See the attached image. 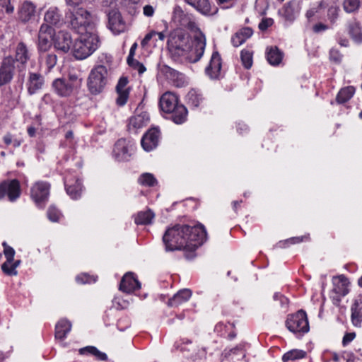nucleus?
I'll list each match as a JSON object with an SVG mask.
<instances>
[{
    "instance_id": "dca6fc26",
    "label": "nucleus",
    "mask_w": 362,
    "mask_h": 362,
    "mask_svg": "<svg viewBox=\"0 0 362 362\" xmlns=\"http://www.w3.org/2000/svg\"><path fill=\"white\" fill-rule=\"evenodd\" d=\"M221 58L217 51L213 52L209 64L205 69L206 74L212 79H218L221 76Z\"/></svg>"
},
{
    "instance_id": "e2e57ef3",
    "label": "nucleus",
    "mask_w": 362,
    "mask_h": 362,
    "mask_svg": "<svg viewBox=\"0 0 362 362\" xmlns=\"http://www.w3.org/2000/svg\"><path fill=\"white\" fill-rule=\"evenodd\" d=\"M318 8H311L307 11L305 17L309 22L312 21L313 17H314L315 14L318 13Z\"/></svg>"
},
{
    "instance_id": "603ef678",
    "label": "nucleus",
    "mask_w": 362,
    "mask_h": 362,
    "mask_svg": "<svg viewBox=\"0 0 362 362\" xmlns=\"http://www.w3.org/2000/svg\"><path fill=\"white\" fill-rule=\"evenodd\" d=\"M66 6H81L83 4H92L95 0H64Z\"/></svg>"
},
{
    "instance_id": "a18cd8bd",
    "label": "nucleus",
    "mask_w": 362,
    "mask_h": 362,
    "mask_svg": "<svg viewBox=\"0 0 362 362\" xmlns=\"http://www.w3.org/2000/svg\"><path fill=\"white\" fill-rule=\"evenodd\" d=\"M340 8L337 5H332L328 8L327 10V18L331 24H334L339 18V13Z\"/></svg>"
},
{
    "instance_id": "f257e3e1",
    "label": "nucleus",
    "mask_w": 362,
    "mask_h": 362,
    "mask_svg": "<svg viewBox=\"0 0 362 362\" xmlns=\"http://www.w3.org/2000/svg\"><path fill=\"white\" fill-rule=\"evenodd\" d=\"M207 239V233L204 225L199 223L193 227L186 224H175L169 227L163 235L165 251L186 250L187 259L194 257V252Z\"/></svg>"
},
{
    "instance_id": "f3484780",
    "label": "nucleus",
    "mask_w": 362,
    "mask_h": 362,
    "mask_svg": "<svg viewBox=\"0 0 362 362\" xmlns=\"http://www.w3.org/2000/svg\"><path fill=\"white\" fill-rule=\"evenodd\" d=\"M173 20L181 27L186 28L191 30H196L197 32L200 31V30L197 27L196 23L192 21L188 15L185 13V12L180 7L175 8L173 13Z\"/></svg>"
},
{
    "instance_id": "6ab92c4d",
    "label": "nucleus",
    "mask_w": 362,
    "mask_h": 362,
    "mask_svg": "<svg viewBox=\"0 0 362 362\" xmlns=\"http://www.w3.org/2000/svg\"><path fill=\"white\" fill-rule=\"evenodd\" d=\"M72 40L68 32L61 31L54 38V48L63 53H66L71 48Z\"/></svg>"
},
{
    "instance_id": "6e6552de",
    "label": "nucleus",
    "mask_w": 362,
    "mask_h": 362,
    "mask_svg": "<svg viewBox=\"0 0 362 362\" xmlns=\"http://www.w3.org/2000/svg\"><path fill=\"white\" fill-rule=\"evenodd\" d=\"M19 69L16 66L12 56L4 57L0 62V87L10 84Z\"/></svg>"
},
{
    "instance_id": "09e8293b",
    "label": "nucleus",
    "mask_w": 362,
    "mask_h": 362,
    "mask_svg": "<svg viewBox=\"0 0 362 362\" xmlns=\"http://www.w3.org/2000/svg\"><path fill=\"white\" fill-rule=\"evenodd\" d=\"M127 62L128 65L132 67L133 69L136 70L139 74H142L146 71V67L141 63H140L138 60L134 59H127Z\"/></svg>"
},
{
    "instance_id": "864d4df0",
    "label": "nucleus",
    "mask_w": 362,
    "mask_h": 362,
    "mask_svg": "<svg viewBox=\"0 0 362 362\" xmlns=\"http://www.w3.org/2000/svg\"><path fill=\"white\" fill-rule=\"evenodd\" d=\"M329 57L335 63H339L341 61L342 56L338 50L332 49L329 52Z\"/></svg>"
},
{
    "instance_id": "c756f323",
    "label": "nucleus",
    "mask_w": 362,
    "mask_h": 362,
    "mask_svg": "<svg viewBox=\"0 0 362 362\" xmlns=\"http://www.w3.org/2000/svg\"><path fill=\"white\" fill-rule=\"evenodd\" d=\"M253 34V30L250 27H245L235 33L231 38V42L234 47H238L250 37Z\"/></svg>"
},
{
    "instance_id": "bf43d9fd",
    "label": "nucleus",
    "mask_w": 362,
    "mask_h": 362,
    "mask_svg": "<svg viewBox=\"0 0 362 362\" xmlns=\"http://www.w3.org/2000/svg\"><path fill=\"white\" fill-rule=\"evenodd\" d=\"M329 29V26L322 23H318L313 25V31L315 33H319Z\"/></svg>"
},
{
    "instance_id": "58836bf2",
    "label": "nucleus",
    "mask_w": 362,
    "mask_h": 362,
    "mask_svg": "<svg viewBox=\"0 0 362 362\" xmlns=\"http://www.w3.org/2000/svg\"><path fill=\"white\" fill-rule=\"evenodd\" d=\"M349 33L354 41L357 42H362L361 27L358 22L354 21L349 23Z\"/></svg>"
},
{
    "instance_id": "2f4dec72",
    "label": "nucleus",
    "mask_w": 362,
    "mask_h": 362,
    "mask_svg": "<svg viewBox=\"0 0 362 362\" xmlns=\"http://www.w3.org/2000/svg\"><path fill=\"white\" fill-rule=\"evenodd\" d=\"M192 296V291L190 289L184 288L179 291L173 298L168 300V305L172 307H176L184 302L187 301Z\"/></svg>"
},
{
    "instance_id": "0e129e2a",
    "label": "nucleus",
    "mask_w": 362,
    "mask_h": 362,
    "mask_svg": "<svg viewBox=\"0 0 362 362\" xmlns=\"http://www.w3.org/2000/svg\"><path fill=\"white\" fill-rule=\"evenodd\" d=\"M156 33H157V32H155V31H152L151 33H147L145 35L144 38L141 40V45L143 47H144L148 43V42L151 40L152 37L156 35Z\"/></svg>"
},
{
    "instance_id": "774afa93",
    "label": "nucleus",
    "mask_w": 362,
    "mask_h": 362,
    "mask_svg": "<svg viewBox=\"0 0 362 362\" xmlns=\"http://www.w3.org/2000/svg\"><path fill=\"white\" fill-rule=\"evenodd\" d=\"M137 43L136 42H134L131 48H130V50H129V56L127 57V59H134V57L135 55V52H136V49L137 48Z\"/></svg>"
},
{
    "instance_id": "680f3d73",
    "label": "nucleus",
    "mask_w": 362,
    "mask_h": 362,
    "mask_svg": "<svg viewBox=\"0 0 362 362\" xmlns=\"http://www.w3.org/2000/svg\"><path fill=\"white\" fill-rule=\"evenodd\" d=\"M92 349V351H94V354H93V356H94L98 360L104 361L107 360V356L106 354L101 352L96 347H95V349Z\"/></svg>"
},
{
    "instance_id": "412c9836",
    "label": "nucleus",
    "mask_w": 362,
    "mask_h": 362,
    "mask_svg": "<svg viewBox=\"0 0 362 362\" xmlns=\"http://www.w3.org/2000/svg\"><path fill=\"white\" fill-rule=\"evenodd\" d=\"M140 288L141 284L139 281L132 272H128L124 274L119 284V290L127 293H132Z\"/></svg>"
},
{
    "instance_id": "5fc2aeb1",
    "label": "nucleus",
    "mask_w": 362,
    "mask_h": 362,
    "mask_svg": "<svg viewBox=\"0 0 362 362\" xmlns=\"http://www.w3.org/2000/svg\"><path fill=\"white\" fill-rule=\"evenodd\" d=\"M356 337L355 332H346L342 339V345L346 346L351 342Z\"/></svg>"
},
{
    "instance_id": "0eeeda50",
    "label": "nucleus",
    "mask_w": 362,
    "mask_h": 362,
    "mask_svg": "<svg viewBox=\"0 0 362 362\" xmlns=\"http://www.w3.org/2000/svg\"><path fill=\"white\" fill-rule=\"evenodd\" d=\"M286 326L291 332L303 334L307 333L310 327L306 313L300 310L294 314L288 315Z\"/></svg>"
},
{
    "instance_id": "7ed1b4c3",
    "label": "nucleus",
    "mask_w": 362,
    "mask_h": 362,
    "mask_svg": "<svg viewBox=\"0 0 362 362\" xmlns=\"http://www.w3.org/2000/svg\"><path fill=\"white\" fill-rule=\"evenodd\" d=\"M64 23L68 28L81 34L95 32L90 12L81 6H66Z\"/></svg>"
},
{
    "instance_id": "79ce46f5",
    "label": "nucleus",
    "mask_w": 362,
    "mask_h": 362,
    "mask_svg": "<svg viewBox=\"0 0 362 362\" xmlns=\"http://www.w3.org/2000/svg\"><path fill=\"white\" fill-rule=\"evenodd\" d=\"M240 59L243 65L247 69H249L252 66V52L247 49H243L240 52Z\"/></svg>"
},
{
    "instance_id": "6e6d98bb",
    "label": "nucleus",
    "mask_w": 362,
    "mask_h": 362,
    "mask_svg": "<svg viewBox=\"0 0 362 362\" xmlns=\"http://www.w3.org/2000/svg\"><path fill=\"white\" fill-rule=\"evenodd\" d=\"M274 21L272 18H263L259 24V30L264 31L273 24Z\"/></svg>"
},
{
    "instance_id": "423d86ee",
    "label": "nucleus",
    "mask_w": 362,
    "mask_h": 362,
    "mask_svg": "<svg viewBox=\"0 0 362 362\" xmlns=\"http://www.w3.org/2000/svg\"><path fill=\"white\" fill-rule=\"evenodd\" d=\"M107 70L103 65L93 69L88 78V88L93 95L100 93L107 83Z\"/></svg>"
},
{
    "instance_id": "4c0bfd02",
    "label": "nucleus",
    "mask_w": 362,
    "mask_h": 362,
    "mask_svg": "<svg viewBox=\"0 0 362 362\" xmlns=\"http://www.w3.org/2000/svg\"><path fill=\"white\" fill-rule=\"evenodd\" d=\"M355 88L351 86L341 88L337 95V102L339 104L346 103L352 98L355 93Z\"/></svg>"
},
{
    "instance_id": "5701e85b",
    "label": "nucleus",
    "mask_w": 362,
    "mask_h": 362,
    "mask_svg": "<svg viewBox=\"0 0 362 362\" xmlns=\"http://www.w3.org/2000/svg\"><path fill=\"white\" fill-rule=\"evenodd\" d=\"M150 117L146 112L136 115L129 119L128 129L136 133L139 129L147 126L149 123Z\"/></svg>"
},
{
    "instance_id": "20e7f679",
    "label": "nucleus",
    "mask_w": 362,
    "mask_h": 362,
    "mask_svg": "<svg viewBox=\"0 0 362 362\" xmlns=\"http://www.w3.org/2000/svg\"><path fill=\"white\" fill-rule=\"evenodd\" d=\"M159 105L161 110L171 114L170 118L175 124H182L187 120V110L185 105L178 103L175 94L166 92L160 97Z\"/></svg>"
},
{
    "instance_id": "ddd939ff",
    "label": "nucleus",
    "mask_w": 362,
    "mask_h": 362,
    "mask_svg": "<svg viewBox=\"0 0 362 362\" xmlns=\"http://www.w3.org/2000/svg\"><path fill=\"white\" fill-rule=\"evenodd\" d=\"M159 72L173 84L178 88L185 86L187 84L185 76L165 64H158Z\"/></svg>"
},
{
    "instance_id": "9d476101",
    "label": "nucleus",
    "mask_w": 362,
    "mask_h": 362,
    "mask_svg": "<svg viewBox=\"0 0 362 362\" xmlns=\"http://www.w3.org/2000/svg\"><path fill=\"white\" fill-rule=\"evenodd\" d=\"M50 185L47 182H37L31 188L32 199L40 208H44L49 195Z\"/></svg>"
},
{
    "instance_id": "338daca9",
    "label": "nucleus",
    "mask_w": 362,
    "mask_h": 362,
    "mask_svg": "<svg viewBox=\"0 0 362 362\" xmlns=\"http://www.w3.org/2000/svg\"><path fill=\"white\" fill-rule=\"evenodd\" d=\"M143 11H144V14L147 17H151V16H153V15L154 13V8L151 5H146L144 7Z\"/></svg>"
},
{
    "instance_id": "a878e982",
    "label": "nucleus",
    "mask_w": 362,
    "mask_h": 362,
    "mask_svg": "<svg viewBox=\"0 0 362 362\" xmlns=\"http://www.w3.org/2000/svg\"><path fill=\"white\" fill-rule=\"evenodd\" d=\"M185 1L205 16H212L218 12L217 8H215L213 11H211L209 0H185Z\"/></svg>"
},
{
    "instance_id": "2eb2a0df",
    "label": "nucleus",
    "mask_w": 362,
    "mask_h": 362,
    "mask_svg": "<svg viewBox=\"0 0 362 362\" xmlns=\"http://www.w3.org/2000/svg\"><path fill=\"white\" fill-rule=\"evenodd\" d=\"M159 138V129L158 128H151L143 136L141 144L145 151H150L158 146Z\"/></svg>"
},
{
    "instance_id": "13d9d810",
    "label": "nucleus",
    "mask_w": 362,
    "mask_h": 362,
    "mask_svg": "<svg viewBox=\"0 0 362 362\" xmlns=\"http://www.w3.org/2000/svg\"><path fill=\"white\" fill-rule=\"evenodd\" d=\"M1 6L5 8V11L7 13H13L14 10V6L11 4V0H1Z\"/></svg>"
},
{
    "instance_id": "72a5a7b5",
    "label": "nucleus",
    "mask_w": 362,
    "mask_h": 362,
    "mask_svg": "<svg viewBox=\"0 0 362 362\" xmlns=\"http://www.w3.org/2000/svg\"><path fill=\"white\" fill-rule=\"evenodd\" d=\"M283 56V52L276 46L267 49V59L272 66L279 65L282 61Z\"/></svg>"
},
{
    "instance_id": "de8ad7c7",
    "label": "nucleus",
    "mask_w": 362,
    "mask_h": 362,
    "mask_svg": "<svg viewBox=\"0 0 362 362\" xmlns=\"http://www.w3.org/2000/svg\"><path fill=\"white\" fill-rule=\"evenodd\" d=\"M2 245L4 247V254L6 258V261L5 262L12 263L15 255L14 249L10 247L6 242H4Z\"/></svg>"
},
{
    "instance_id": "4468645a",
    "label": "nucleus",
    "mask_w": 362,
    "mask_h": 362,
    "mask_svg": "<svg viewBox=\"0 0 362 362\" xmlns=\"http://www.w3.org/2000/svg\"><path fill=\"white\" fill-rule=\"evenodd\" d=\"M30 58L27 45L23 42L17 44L15 49V56L13 59L16 66L19 69V73L24 72L26 69V64Z\"/></svg>"
},
{
    "instance_id": "c85d7f7f",
    "label": "nucleus",
    "mask_w": 362,
    "mask_h": 362,
    "mask_svg": "<svg viewBox=\"0 0 362 362\" xmlns=\"http://www.w3.org/2000/svg\"><path fill=\"white\" fill-rule=\"evenodd\" d=\"M300 3L297 0H291L286 3L282 8L283 16L286 21H293L300 11Z\"/></svg>"
},
{
    "instance_id": "37998d69",
    "label": "nucleus",
    "mask_w": 362,
    "mask_h": 362,
    "mask_svg": "<svg viewBox=\"0 0 362 362\" xmlns=\"http://www.w3.org/2000/svg\"><path fill=\"white\" fill-rule=\"evenodd\" d=\"M21 261L17 260L12 263L4 262L1 265V269L8 276H14L17 274L16 267L19 265Z\"/></svg>"
},
{
    "instance_id": "c9c22d12",
    "label": "nucleus",
    "mask_w": 362,
    "mask_h": 362,
    "mask_svg": "<svg viewBox=\"0 0 362 362\" xmlns=\"http://www.w3.org/2000/svg\"><path fill=\"white\" fill-rule=\"evenodd\" d=\"M203 100L202 93L195 89L190 90L186 95V102L192 107H199Z\"/></svg>"
},
{
    "instance_id": "393cba45",
    "label": "nucleus",
    "mask_w": 362,
    "mask_h": 362,
    "mask_svg": "<svg viewBox=\"0 0 362 362\" xmlns=\"http://www.w3.org/2000/svg\"><path fill=\"white\" fill-rule=\"evenodd\" d=\"M65 189L66 193L73 199H77L81 197L83 186L81 180L78 179H65Z\"/></svg>"
},
{
    "instance_id": "c03bdc74",
    "label": "nucleus",
    "mask_w": 362,
    "mask_h": 362,
    "mask_svg": "<svg viewBox=\"0 0 362 362\" xmlns=\"http://www.w3.org/2000/svg\"><path fill=\"white\" fill-rule=\"evenodd\" d=\"M139 182L142 185L149 187L154 186L157 184V180L153 175L148 173L142 174L139 179Z\"/></svg>"
},
{
    "instance_id": "4be33fe9",
    "label": "nucleus",
    "mask_w": 362,
    "mask_h": 362,
    "mask_svg": "<svg viewBox=\"0 0 362 362\" xmlns=\"http://www.w3.org/2000/svg\"><path fill=\"white\" fill-rule=\"evenodd\" d=\"M128 83L127 77H121L116 86V91L118 95L116 99V103L119 106H123L126 104L129 95V88H126Z\"/></svg>"
},
{
    "instance_id": "a211bd4d",
    "label": "nucleus",
    "mask_w": 362,
    "mask_h": 362,
    "mask_svg": "<svg viewBox=\"0 0 362 362\" xmlns=\"http://www.w3.org/2000/svg\"><path fill=\"white\" fill-rule=\"evenodd\" d=\"M52 88L58 96L62 98L69 97L74 91L65 78L54 79L52 83Z\"/></svg>"
},
{
    "instance_id": "1a4fd4ad",
    "label": "nucleus",
    "mask_w": 362,
    "mask_h": 362,
    "mask_svg": "<svg viewBox=\"0 0 362 362\" xmlns=\"http://www.w3.org/2000/svg\"><path fill=\"white\" fill-rule=\"evenodd\" d=\"M54 29L48 24H42L37 42V49L39 53L46 52L51 48L54 41Z\"/></svg>"
},
{
    "instance_id": "8fccbe9b",
    "label": "nucleus",
    "mask_w": 362,
    "mask_h": 362,
    "mask_svg": "<svg viewBox=\"0 0 362 362\" xmlns=\"http://www.w3.org/2000/svg\"><path fill=\"white\" fill-rule=\"evenodd\" d=\"M61 216L60 211L54 206H50L47 210V217L48 218L53 222H57L59 221Z\"/></svg>"
},
{
    "instance_id": "a19ab883",
    "label": "nucleus",
    "mask_w": 362,
    "mask_h": 362,
    "mask_svg": "<svg viewBox=\"0 0 362 362\" xmlns=\"http://www.w3.org/2000/svg\"><path fill=\"white\" fill-rule=\"evenodd\" d=\"M362 4V0H344L342 6L348 13L357 12Z\"/></svg>"
},
{
    "instance_id": "cd10ccee",
    "label": "nucleus",
    "mask_w": 362,
    "mask_h": 362,
    "mask_svg": "<svg viewBox=\"0 0 362 362\" xmlns=\"http://www.w3.org/2000/svg\"><path fill=\"white\" fill-rule=\"evenodd\" d=\"M351 322L355 327H361L362 324V296H358L351 305Z\"/></svg>"
},
{
    "instance_id": "f8f14e48",
    "label": "nucleus",
    "mask_w": 362,
    "mask_h": 362,
    "mask_svg": "<svg viewBox=\"0 0 362 362\" xmlns=\"http://www.w3.org/2000/svg\"><path fill=\"white\" fill-rule=\"evenodd\" d=\"M134 148V144L130 141L120 139L115 144L113 155L118 161H127L131 157Z\"/></svg>"
},
{
    "instance_id": "ea45409f",
    "label": "nucleus",
    "mask_w": 362,
    "mask_h": 362,
    "mask_svg": "<svg viewBox=\"0 0 362 362\" xmlns=\"http://www.w3.org/2000/svg\"><path fill=\"white\" fill-rule=\"evenodd\" d=\"M306 355L307 353L303 350L292 349L283 355L282 361L284 362H288V361H296L305 358Z\"/></svg>"
},
{
    "instance_id": "39448f33",
    "label": "nucleus",
    "mask_w": 362,
    "mask_h": 362,
    "mask_svg": "<svg viewBox=\"0 0 362 362\" xmlns=\"http://www.w3.org/2000/svg\"><path fill=\"white\" fill-rule=\"evenodd\" d=\"M72 47L74 57L76 59H84L93 53L98 46V37L95 32L79 34Z\"/></svg>"
},
{
    "instance_id": "bb28decb",
    "label": "nucleus",
    "mask_w": 362,
    "mask_h": 362,
    "mask_svg": "<svg viewBox=\"0 0 362 362\" xmlns=\"http://www.w3.org/2000/svg\"><path fill=\"white\" fill-rule=\"evenodd\" d=\"M44 77L39 73H30L27 82L28 93L33 95L44 85Z\"/></svg>"
},
{
    "instance_id": "3c124183",
    "label": "nucleus",
    "mask_w": 362,
    "mask_h": 362,
    "mask_svg": "<svg viewBox=\"0 0 362 362\" xmlns=\"http://www.w3.org/2000/svg\"><path fill=\"white\" fill-rule=\"evenodd\" d=\"M3 140L6 145L13 144V147L17 148L21 144V141L17 139H13V136L11 134H6L4 137Z\"/></svg>"
},
{
    "instance_id": "b1692460",
    "label": "nucleus",
    "mask_w": 362,
    "mask_h": 362,
    "mask_svg": "<svg viewBox=\"0 0 362 362\" xmlns=\"http://www.w3.org/2000/svg\"><path fill=\"white\" fill-rule=\"evenodd\" d=\"M36 13L35 6L30 1H24L18 10L19 20L25 23L34 19Z\"/></svg>"
},
{
    "instance_id": "49530a36",
    "label": "nucleus",
    "mask_w": 362,
    "mask_h": 362,
    "mask_svg": "<svg viewBox=\"0 0 362 362\" xmlns=\"http://www.w3.org/2000/svg\"><path fill=\"white\" fill-rule=\"evenodd\" d=\"M68 82L74 88V90L79 89L82 84V78H79L76 74L69 73L68 78H66Z\"/></svg>"
},
{
    "instance_id": "052dcab7",
    "label": "nucleus",
    "mask_w": 362,
    "mask_h": 362,
    "mask_svg": "<svg viewBox=\"0 0 362 362\" xmlns=\"http://www.w3.org/2000/svg\"><path fill=\"white\" fill-rule=\"evenodd\" d=\"M274 299L276 300H279L281 307H286L288 304V299L283 295L275 293L274 296Z\"/></svg>"
},
{
    "instance_id": "7c9ffc66",
    "label": "nucleus",
    "mask_w": 362,
    "mask_h": 362,
    "mask_svg": "<svg viewBox=\"0 0 362 362\" xmlns=\"http://www.w3.org/2000/svg\"><path fill=\"white\" fill-rule=\"evenodd\" d=\"M45 24L59 25L62 22L60 10L57 7H50L45 13Z\"/></svg>"
},
{
    "instance_id": "69168bd1",
    "label": "nucleus",
    "mask_w": 362,
    "mask_h": 362,
    "mask_svg": "<svg viewBox=\"0 0 362 362\" xmlns=\"http://www.w3.org/2000/svg\"><path fill=\"white\" fill-rule=\"evenodd\" d=\"M91 349H95V347L93 346H88L81 348L79 349V354H82V355H85V354L93 355L94 354V351H92Z\"/></svg>"
},
{
    "instance_id": "aec40b11",
    "label": "nucleus",
    "mask_w": 362,
    "mask_h": 362,
    "mask_svg": "<svg viewBox=\"0 0 362 362\" xmlns=\"http://www.w3.org/2000/svg\"><path fill=\"white\" fill-rule=\"evenodd\" d=\"M108 23L110 29L114 33H119L124 30V23L117 9H112L109 11Z\"/></svg>"
},
{
    "instance_id": "f704fd0d",
    "label": "nucleus",
    "mask_w": 362,
    "mask_h": 362,
    "mask_svg": "<svg viewBox=\"0 0 362 362\" xmlns=\"http://www.w3.org/2000/svg\"><path fill=\"white\" fill-rule=\"evenodd\" d=\"M39 60L41 64L45 66L46 69L49 71L57 64V56L53 52H41L39 53Z\"/></svg>"
},
{
    "instance_id": "4d7b16f0",
    "label": "nucleus",
    "mask_w": 362,
    "mask_h": 362,
    "mask_svg": "<svg viewBox=\"0 0 362 362\" xmlns=\"http://www.w3.org/2000/svg\"><path fill=\"white\" fill-rule=\"evenodd\" d=\"M76 281L81 284H90L92 281H95V279H93L90 276L84 274L76 277Z\"/></svg>"
},
{
    "instance_id": "473e14b6",
    "label": "nucleus",
    "mask_w": 362,
    "mask_h": 362,
    "mask_svg": "<svg viewBox=\"0 0 362 362\" xmlns=\"http://www.w3.org/2000/svg\"><path fill=\"white\" fill-rule=\"evenodd\" d=\"M71 329V323L66 320H60L55 326V338L63 340Z\"/></svg>"
},
{
    "instance_id": "9b49d317",
    "label": "nucleus",
    "mask_w": 362,
    "mask_h": 362,
    "mask_svg": "<svg viewBox=\"0 0 362 362\" xmlns=\"http://www.w3.org/2000/svg\"><path fill=\"white\" fill-rule=\"evenodd\" d=\"M21 194V185L17 179L6 180L0 183V200L6 195L13 202L20 197Z\"/></svg>"
},
{
    "instance_id": "e433bc0d",
    "label": "nucleus",
    "mask_w": 362,
    "mask_h": 362,
    "mask_svg": "<svg viewBox=\"0 0 362 362\" xmlns=\"http://www.w3.org/2000/svg\"><path fill=\"white\" fill-rule=\"evenodd\" d=\"M154 216V213L151 210L148 209L144 211H139L136 214L134 221L137 225H148L151 223Z\"/></svg>"
},
{
    "instance_id": "f03ea898",
    "label": "nucleus",
    "mask_w": 362,
    "mask_h": 362,
    "mask_svg": "<svg viewBox=\"0 0 362 362\" xmlns=\"http://www.w3.org/2000/svg\"><path fill=\"white\" fill-rule=\"evenodd\" d=\"M167 45L173 61L196 63L204 54L206 37L202 31L197 32L192 45L189 35L182 29H176L170 33Z\"/></svg>"
}]
</instances>
